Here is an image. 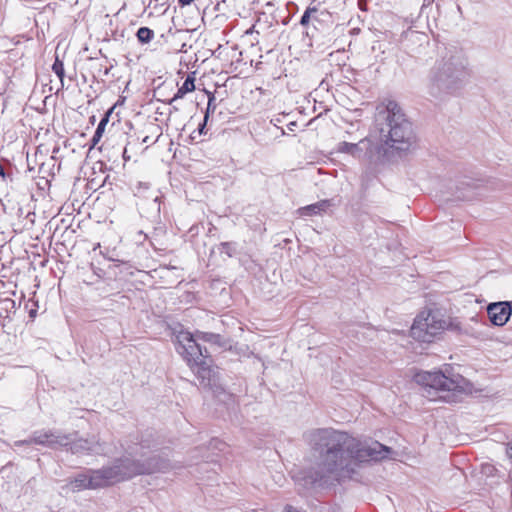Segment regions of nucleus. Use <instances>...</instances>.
I'll use <instances>...</instances> for the list:
<instances>
[{
  "label": "nucleus",
  "instance_id": "f257e3e1",
  "mask_svg": "<svg viewBox=\"0 0 512 512\" xmlns=\"http://www.w3.org/2000/svg\"><path fill=\"white\" fill-rule=\"evenodd\" d=\"M309 443L319 453L316 469L304 479L313 488L354 479L361 463L384 460L393 453L378 441L368 442L331 428L311 432Z\"/></svg>",
  "mask_w": 512,
  "mask_h": 512
},
{
  "label": "nucleus",
  "instance_id": "f03ea898",
  "mask_svg": "<svg viewBox=\"0 0 512 512\" xmlns=\"http://www.w3.org/2000/svg\"><path fill=\"white\" fill-rule=\"evenodd\" d=\"M375 123L379 132L376 149L384 158L403 157L415 148L414 125L396 101L385 100L377 106Z\"/></svg>",
  "mask_w": 512,
  "mask_h": 512
},
{
  "label": "nucleus",
  "instance_id": "7ed1b4c3",
  "mask_svg": "<svg viewBox=\"0 0 512 512\" xmlns=\"http://www.w3.org/2000/svg\"><path fill=\"white\" fill-rule=\"evenodd\" d=\"M168 466L165 459L157 455H150L148 441H141L129 445L124 457L116 459L111 465L103 466L100 469H90V474L95 490L125 481L136 475L165 471Z\"/></svg>",
  "mask_w": 512,
  "mask_h": 512
},
{
  "label": "nucleus",
  "instance_id": "20e7f679",
  "mask_svg": "<svg viewBox=\"0 0 512 512\" xmlns=\"http://www.w3.org/2000/svg\"><path fill=\"white\" fill-rule=\"evenodd\" d=\"M469 76L468 60L463 49L445 47L430 70L428 92L435 98L454 94Z\"/></svg>",
  "mask_w": 512,
  "mask_h": 512
},
{
  "label": "nucleus",
  "instance_id": "39448f33",
  "mask_svg": "<svg viewBox=\"0 0 512 512\" xmlns=\"http://www.w3.org/2000/svg\"><path fill=\"white\" fill-rule=\"evenodd\" d=\"M177 352L187 362L203 385H210L212 370L207 362V349L190 332L177 336Z\"/></svg>",
  "mask_w": 512,
  "mask_h": 512
},
{
  "label": "nucleus",
  "instance_id": "423d86ee",
  "mask_svg": "<svg viewBox=\"0 0 512 512\" xmlns=\"http://www.w3.org/2000/svg\"><path fill=\"white\" fill-rule=\"evenodd\" d=\"M417 384L426 388L439 391H453L460 393H469L472 384L460 374L450 373L448 369L443 371H422L414 376Z\"/></svg>",
  "mask_w": 512,
  "mask_h": 512
},
{
  "label": "nucleus",
  "instance_id": "0eeeda50",
  "mask_svg": "<svg viewBox=\"0 0 512 512\" xmlns=\"http://www.w3.org/2000/svg\"><path fill=\"white\" fill-rule=\"evenodd\" d=\"M446 326V320L438 311H423L415 318L410 333L415 340L430 343Z\"/></svg>",
  "mask_w": 512,
  "mask_h": 512
},
{
  "label": "nucleus",
  "instance_id": "6e6552de",
  "mask_svg": "<svg viewBox=\"0 0 512 512\" xmlns=\"http://www.w3.org/2000/svg\"><path fill=\"white\" fill-rule=\"evenodd\" d=\"M29 442L46 446L49 448L67 447L70 443V434L62 433L59 430H37L29 437Z\"/></svg>",
  "mask_w": 512,
  "mask_h": 512
},
{
  "label": "nucleus",
  "instance_id": "1a4fd4ad",
  "mask_svg": "<svg viewBox=\"0 0 512 512\" xmlns=\"http://www.w3.org/2000/svg\"><path fill=\"white\" fill-rule=\"evenodd\" d=\"M375 149L376 147L374 146L372 140L368 137L361 139L357 143H349L346 141L340 142L337 148L338 152L349 154L352 157L358 159L362 157L372 159L374 157Z\"/></svg>",
  "mask_w": 512,
  "mask_h": 512
},
{
  "label": "nucleus",
  "instance_id": "9d476101",
  "mask_svg": "<svg viewBox=\"0 0 512 512\" xmlns=\"http://www.w3.org/2000/svg\"><path fill=\"white\" fill-rule=\"evenodd\" d=\"M71 453L76 455L84 454H104L106 452L104 444L98 440L92 439H74L70 434V443L66 447Z\"/></svg>",
  "mask_w": 512,
  "mask_h": 512
},
{
  "label": "nucleus",
  "instance_id": "9b49d317",
  "mask_svg": "<svg viewBox=\"0 0 512 512\" xmlns=\"http://www.w3.org/2000/svg\"><path fill=\"white\" fill-rule=\"evenodd\" d=\"M487 313L492 324L503 326L509 320L512 308L508 302H497L488 305Z\"/></svg>",
  "mask_w": 512,
  "mask_h": 512
},
{
  "label": "nucleus",
  "instance_id": "f8f14e48",
  "mask_svg": "<svg viewBox=\"0 0 512 512\" xmlns=\"http://www.w3.org/2000/svg\"><path fill=\"white\" fill-rule=\"evenodd\" d=\"M66 487L70 489L72 492H78L82 490H94L90 469L75 475L73 478H70Z\"/></svg>",
  "mask_w": 512,
  "mask_h": 512
},
{
  "label": "nucleus",
  "instance_id": "ddd939ff",
  "mask_svg": "<svg viewBox=\"0 0 512 512\" xmlns=\"http://www.w3.org/2000/svg\"><path fill=\"white\" fill-rule=\"evenodd\" d=\"M330 206L329 200H321L317 203L307 205L305 207H301L298 209V213L301 216H312L318 215L321 212L325 211Z\"/></svg>",
  "mask_w": 512,
  "mask_h": 512
},
{
  "label": "nucleus",
  "instance_id": "4468645a",
  "mask_svg": "<svg viewBox=\"0 0 512 512\" xmlns=\"http://www.w3.org/2000/svg\"><path fill=\"white\" fill-rule=\"evenodd\" d=\"M195 90V78L193 76H187L183 84L178 88L174 96L168 101V104H172L178 99L183 98L187 93Z\"/></svg>",
  "mask_w": 512,
  "mask_h": 512
},
{
  "label": "nucleus",
  "instance_id": "2eb2a0df",
  "mask_svg": "<svg viewBox=\"0 0 512 512\" xmlns=\"http://www.w3.org/2000/svg\"><path fill=\"white\" fill-rule=\"evenodd\" d=\"M331 17L330 13L325 10L317 9V13L313 14V18L311 21L312 27L314 30H321L323 28V24Z\"/></svg>",
  "mask_w": 512,
  "mask_h": 512
},
{
  "label": "nucleus",
  "instance_id": "dca6fc26",
  "mask_svg": "<svg viewBox=\"0 0 512 512\" xmlns=\"http://www.w3.org/2000/svg\"><path fill=\"white\" fill-rule=\"evenodd\" d=\"M315 13H317V8L314 6H309L307 7V9L304 11L300 18V25L306 28V35L310 34V24L313 18V14Z\"/></svg>",
  "mask_w": 512,
  "mask_h": 512
},
{
  "label": "nucleus",
  "instance_id": "f3484780",
  "mask_svg": "<svg viewBox=\"0 0 512 512\" xmlns=\"http://www.w3.org/2000/svg\"><path fill=\"white\" fill-rule=\"evenodd\" d=\"M193 335L197 338L198 342L203 341L211 344H219L221 340L219 334L210 332L196 331Z\"/></svg>",
  "mask_w": 512,
  "mask_h": 512
},
{
  "label": "nucleus",
  "instance_id": "a211bd4d",
  "mask_svg": "<svg viewBox=\"0 0 512 512\" xmlns=\"http://www.w3.org/2000/svg\"><path fill=\"white\" fill-rule=\"evenodd\" d=\"M136 35L140 43L146 44L153 39L154 31L148 27H140Z\"/></svg>",
  "mask_w": 512,
  "mask_h": 512
},
{
  "label": "nucleus",
  "instance_id": "6ab92c4d",
  "mask_svg": "<svg viewBox=\"0 0 512 512\" xmlns=\"http://www.w3.org/2000/svg\"><path fill=\"white\" fill-rule=\"evenodd\" d=\"M402 37L405 39H408V38L415 39L416 41H418L420 43L427 42V35L425 33H421V32L410 30V29L405 31L403 33Z\"/></svg>",
  "mask_w": 512,
  "mask_h": 512
},
{
  "label": "nucleus",
  "instance_id": "aec40b11",
  "mask_svg": "<svg viewBox=\"0 0 512 512\" xmlns=\"http://www.w3.org/2000/svg\"><path fill=\"white\" fill-rule=\"evenodd\" d=\"M52 70L58 76L61 83L63 84V79L65 76L64 64L58 57H56L53 65H52Z\"/></svg>",
  "mask_w": 512,
  "mask_h": 512
},
{
  "label": "nucleus",
  "instance_id": "412c9836",
  "mask_svg": "<svg viewBox=\"0 0 512 512\" xmlns=\"http://www.w3.org/2000/svg\"><path fill=\"white\" fill-rule=\"evenodd\" d=\"M149 190V185L148 183H142V182H139L135 189H134V195L137 196V197H147L145 195V193Z\"/></svg>",
  "mask_w": 512,
  "mask_h": 512
},
{
  "label": "nucleus",
  "instance_id": "4be33fe9",
  "mask_svg": "<svg viewBox=\"0 0 512 512\" xmlns=\"http://www.w3.org/2000/svg\"><path fill=\"white\" fill-rule=\"evenodd\" d=\"M220 252L227 254L229 257H232L235 252V247L230 242H222L220 244Z\"/></svg>",
  "mask_w": 512,
  "mask_h": 512
},
{
  "label": "nucleus",
  "instance_id": "5701e85b",
  "mask_svg": "<svg viewBox=\"0 0 512 512\" xmlns=\"http://www.w3.org/2000/svg\"><path fill=\"white\" fill-rule=\"evenodd\" d=\"M214 101H215V97L214 96H210L209 100H208L206 112H205V115H204L205 116V122H207V120L209 118V114L210 113H214V111L216 109V105H215Z\"/></svg>",
  "mask_w": 512,
  "mask_h": 512
},
{
  "label": "nucleus",
  "instance_id": "b1692460",
  "mask_svg": "<svg viewBox=\"0 0 512 512\" xmlns=\"http://www.w3.org/2000/svg\"><path fill=\"white\" fill-rule=\"evenodd\" d=\"M104 131L105 130L102 129V127L101 128H98V127L96 128L95 133H94V135H93V137L91 139V148L95 147L99 143V141L101 140V138L103 136Z\"/></svg>",
  "mask_w": 512,
  "mask_h": 512
},
{
  "label": "nucleus",
  "instance_id": "393cba45",
  "mask_svg": "<svg viewBox=\"0 0 512 512\" xmlns=\"http://www.w3.org/2000/svg\"><path fill=\"white\" fill-rule=\"evenodd\" d=\"M112 110H113V108H111L110 110H108L105 113L104 117L100 120V122H99V124L97 126L98 128L102 127V129L105 130V127H106L107 123L109 122V117H110V115L112 113Z\"/></svg>",
  "mask_w": 512,
  "mask_h": 512
},
{
  "label": "nucleus",
  "instance_id": "a878e982",
  "mask_svg": "<svg viewBox=\"0 0 512 512\" xmlns=\"http://www.w3.org/2000/svg\"><path fill=\"white\" fill-rule=\"evenodd\" d=\"M0 177L3 181H6L8 178H10L9 174L6 173L4 166L0 162Z\"/></svg>",
  "mask_w": 512,
  "mask_h": 512
},
{
  "label": "nucleus",
  "instance_id": "bb28decb",
  "mask_svg": "<svg viewBox=\"0 0 512 512\" xmlns=\"http://www.w3.org/2000/svg\"><path fill=\"white\" fill-rule=\"evenodd\" d=\"M31 444H34V442H29V438L25 439V440L15 441V443H14L15 446H23V445H31Z\"/></svg>",
  "mask_w": 512,
  "mask_h": 512
},
{
  "label": "nucleus",
  "instance_id": "cd10ccee",
  "mask_svg": "<svg viewBox=\"0 0 512 512\" xmlns=\"http://www.w3.org/2000/svg\"><path fill=\"white\" fill-rule=\"evenodd\" d=\"M153 204L157 211H160V203H159V197L156 195L153 197Z\"/></svg>",
  "mask_w": 512,
  "mask_h": 512
},
{
  "label": "nucleus",
  "instance_id": "c85d7f7f",
  "mask_svg": "<svg viewBox=\"0 0 512 512\" xmlns=\"http://www.w3.org/2000/svg\"><path fill=\"white\" fill-rule=\"evenodd\" d=\"M206 123L207 122H205V118H204L203 122L198 127L199 134H203L204 133V130H205V127H206Z\"/></svg>",
  "mask_w": 512,
  "mask_h": 512
},
{
  "label": "nucleus",
  "instance_id": "c756f323",
  "mask_svg": "<svg viewBox=\"0 0 512 512\" xmlns=\"http://www.w3.org/2000/svg\"><path fill=\"white\" fill-rule=\"evenodd\" d=\"M194 0H178L179 5L187 6L190 5Z\"/></svg>",
  "mask_w": 512,
  "mask_h": 512
},
{
  "label": "nucleus",
  "instance_id": "7c9ffc66",
  "mask_svg": "<svg viewBox=\"0 0 512 512\" xmlns=\"http://www.w3.org/2000/svg\"><path fill=\"white\" fill-rule=\"evenodd\" d=\"M318 30H314L313 27H312V24H310V34L307 35L308 37L310 38H313L315 36V32H317Z\"/></svg>",
  "mask_w": 512,
  "mask_h": 512
},
{
  "label": "nucleus",
  "instance_id": "2f4dec72",
  "mask_svg": "<svg viewBox=\"0 0 512 512\" xmlns=\"http://www.w3.org/2000/svg\"><path fill=\"white\" fill-rule=\"evenodd\" d=\"M507 456L512 460V445H509L507 448Z\"/></svg>",
  "mask_w": 512,
  "mask_h": 512
},
{
  "label": "nucleus",
  "instance_id": "473e14b6",
  "mask_svg": "<svg viewBox=\"0 0 512 512\" xmlns=\"http://www.w3.org/2000/svg\"><path fill=\"white\" fill-rule=\"evenodd\" d=\"M126 156H128V153H127V149L125 148L124 151H123V158L125 160L129 159V157H126Z\"/></svg>",
  "mask_w": 512,
  "mask_h": 512
},
{
  "label": "nucleus",
  "instance_id": "72a5a7b5",
  "mask_svg": "<svg viewBox=\"0 0 512 512\" xmlns=\"http://www.w3.org/2000/svg\"><path fill=\"white\" fill-rule=\"evenodd\" d=\"M126 156H128V153H127V149L125 148L124 151H123V158L125 160L129 159V157H126Z\"/></svg>",
  "mask_w": 512,
  "mask_h": 512
},
{
  "label": "nucleus",
  "instance_id": "f704fd0d",
  "mask_svg": "<svg viewBox=\"0 0 512 512\" xmlns=\"http://www.w3.org/2000/svg\"><path fill=\"white\" fill-rule=\"evenodd\" d=\"M429 4H430V1H427V2L424 1V3L422 4L421 10H423L426 7V5H429Z\"/></svg>",
  "mask_w": 512,
  "mask_h": 512
},
{
  "label": "nucleus",
  "instance_id": "c9c22d12",
  "mask_svg": "<svg viewBox=\"0 0 512 512\" xmlns=\"http://www.w3.org/2000/svg\"><path fill=\"white\" fill-rule=\"evenodd\" d=\"M174 111H178V108L176 106H173Z\"/></svg>",
  "mask_w": 512,
  "mask_h": 512
},
{
  "label": "nucleus",
  "instance_id": "e433bc0d",
  "mask_svg": "<svg viewBox=\"0 0 512 512\" xmlns=\"http://www.w3.org/2000/svg\"><path fill=\"white\" fill-rule=\"evenodd\" d=\"M143 142H148V137H145Z\"/></svg>",
  "mask_w": 512,
  "mask_h": 512
}]
</instances>
